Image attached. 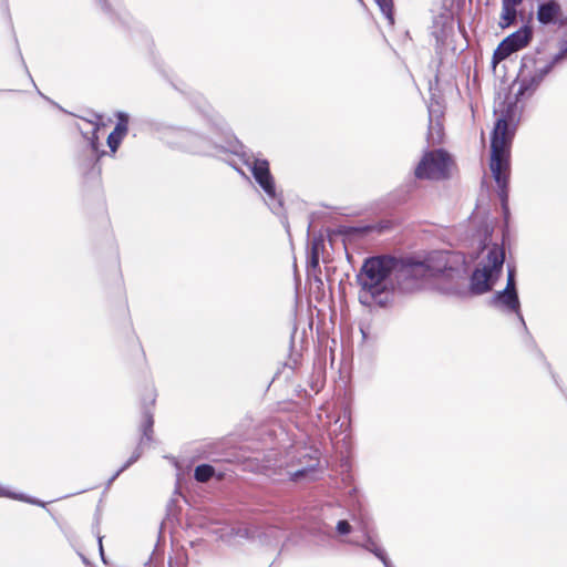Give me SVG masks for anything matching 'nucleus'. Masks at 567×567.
I'll list each match as a JSON object with an SVG mask.
<instances>
[{"instance_id":"f3484780","label":"nucleus","mask_w":567,"mask_h":567,"mask_svg":"<svg viewBox=\"0 0 567 567\" xmlns=\"http://www.w3.org/2000/svg\"><path fill=\"white\" fill-rule=\"evenodd\" d=\"M128 115L124 112L117 113V123L113 130L112 133H114L116 136L124 138V136L127 134L128 131Z\"/></svg>"},{"instance_id":"a211bd4d","label":"nucleus","mask_w":567,"mask_h":567,"mask_svg":"<svg viewBox=\"0 0 567 567\" xmlns=\"http://www.w3.org/2000/svg\"><path fill=\"white\" fill-rule=\"evenodd\" d=\"M377 4L379 6L381 12L384 14L386 20L391 25L394 24V17H393V1L392 0H375Z\"/></svg>"},{"instance_id":"423d86ee","label":"nucleus","mask_w":567,"mask_h":567,"mask_svg":"<svg viewBox=\"0 0 567 567\" xmlns=\"http://www.w3.org/2000/svg\"><path fill=\"white\" fill-rule=\"evenodd\" d=\"M489 306L503 313L516 315L522 328L528 333L526 322L520 311L514 268L508 266L506 287L492 296Z\"/></svg>"},{"instance_id":"4468645a","label":"nucleus","mask_w":567,"mask_h":567,"mask_svg":"<svg viewBox=\"0 0 567 567\" xmlns=\"http://www.w3.org/2000/svg\"><path fill=\"white\" fill-rule=\"evenodd\" d=\"M522 2L518 0H502V14L501 20L498 22L502 29H506L511 27L517 17V6Z\"/></svg>"},{"instance_id":"f257e3e1","label":"nucleus","mask_w":567,"mask_h":567,"mask_svg":"<svg viewBox=\"0 0 567 567\" xmlns=\"http://www.w3.org/2000/svg\"><path fill=\"white\" fill-rule=\"evenodd\" d=\"M204 105L205 109L203 112L207 120L208 135L185 128L178 130L177 135L181 138V146L189 152L204 155L220 156L225 153L237 155L243 164L250 169L256 183L265 193L266 198L264 199L268 207L275 214H280L282 199L276 190L275 179L270 173L268 161L258 158L254 154L246 152L245 146L237 138L226 140L225 144H221L217 140L219 118L205 101Z\"/></svg>"},{"instance_id":"393cba45","label":"nucleus","mask_w":567,"mask_h":567,"mask_svg":"<svg viewBox=\"0 0 567 567\" xmlns=\"http://www.w3.org/2000/svg\"><path fill=\"white\" fill-rule=\"evenodd\" d=\"M150 401H151V404H154L155 395L153 393L150 394Z\"/></svg>"},{"instance_id":"6e6552de","label":"nucleus","mask_w":567,"mask_h":567,"mask_svg":"<svg viewBox=\"0 0 567 567\" xmlns=\"http://www.w3.org/2000/svg\"><path fill=\"white\" fill-rule=\"evenodd\" d=\"M319 466V452L307 447L298 450V458L296 464H291L288 474L292 481L302 478H315Z\"/></svg>"},{"instance_id":"5701e85b","label":"nucleus","mask_w":567,"mask_h":567,"mask_svg":"<svg viewBox=\"0 0 567 567\" xmlns=\"http://www.w3.org/2000/svg\"><path fill=\"white\" fill-rule=\"evenodd\" d=\"M97 543H99V548H100L101 557H102L103 561H105L104 553H103V546H102V537L101 536H97Z\"/></svg>"},{"instance_id":"9d476101","label":"nucleus","mask_w":567,"mask_h":567,"mask_svg":"<svg viewBox=\"0 0 567 567\" xmlns=\"http://www.w3.org/2000/svg\"><path fill=\"white\" fill-rule=\"evenodd\" d=\"M153 413L148 406H145L143 410V422L141 425L142 430V436L140 439L138 446L134 450L131 457L125 462V464L118 468L115 474L109 480L107 486H110L118 476L121 473H123L125 470H127L131 465H133L142 455V446L151 443L152 441V434H153Z\"/></svg>"},{"instance_id":"aec40b11","label":"nucleus","mask_w":567,"mask_h":567,"mask_svg":"<svg viewBox=\"0 0 567 567\" xmlns=\"http://www.w3.org/2000/svg\"><path fill=\"white\" fill-rule=\"evenodd\" d=\"M336 532L340 536H347L352 532V526L347 519H341L337 523Z\"/></svg>"},{"instance_id":"f03ea898","label":"nucleus","mask_w":567,"mask_h":567,"mask_svg":"<svg viewBox=\"0 0 567 567\" xmlns=\"http://www.w3.org/2000/svg\"><path fill=\"white\" fill-rule=\"evenodd\" d=\"M518 101L516 96L514 99L507 97L506 101L495 109V114H499V116L496 120L491 137L489 168L497 185V195L505 215L508 214L511 146L515 126L519 121L522 112L517 105Z\"/></svg>"},{"instance_id":"7ed1b4c3","label":"nucleus","mask_w":567,"mask_h":567,"mask_svg":"<svg viewBox=\"0 0 567 567\" xmlns=\"http://www.w3.org/2000/svg\"><path fill=\"white\" fill-rule=\"evenodd\" d=\"M405 260H398L390 256H377L365 259L361 270L357 275V281L361 289L359 301L365 307L377 305L385 307L391 301L395 285L401 286V279H408L402 275Z\"/></svg>"},{"instance_id":"1a4fd4ad","label":"nucleus","mask_w":567,"mask_h":567,"mask_svg":"<svg viewBox=\"0 0 567 567\" xmlns=\"http://www.w3.org/2000/svg\"><path fill=\"white\" fill-rule=\"evenodd\" d=\"M533 37V31L529 27H522L519 30L506 37L497 47L494 52V63L501 62L508 58L512 53L528 45Z\"/></svg>"},{"instance_id":"2eb2a0df","label":"nucleus","mask_w":567,"mask_h":567,"mask_svg":"<svg viewBox=\"0 0 567 567\" xmlns=\"http://www.w3.org/2000/svg\"><path fill=\"white\" fill-rule=\"evenodd\" d=\"M215 468L209 464H200L194 471V478L199 483H206L215 476Z\"/></svg>"},{"instance_id":"dca6fc26","label":"nucleus","mask_w":567,"mask_h":567,"mask_svg":"<svg viewBox=\"0 0 567 567\" xmlns=\"http://www.w3.org/2000/svg\"><path fill=\"white\" fill-rule=\"evenodd\" d=\"M322 248L321 239H313L310 248V256L308 260V267L316 269L319 267L320 249Z\"/></svg>"},{"instance_id":"ddd939ff","label":"nucleus","mask_w":567,"mask_h":567,"mask_svg":"<svg viewBox=\"0 0 567 567\" xmlns=\"http://www.w3.org/2000/svg\"><path fill=\"white\" fill-rule=\"evenodd\" d=\"M351 545L360 546L365 550L372 553L377 558H379L384 567H393L390 559L386 556L385 550L369 535L365 536L364 542L360 543L357 540H350Z\"/></svg>"},{"instance_id":"f8f14e48","label":"nucleus","mask_w":567,"mask_h":567,"mask_svg":"<svg viewBox=\"0 0 567 567\" xmlns=\"http://www.w3.org/2000/svg\"><path fill=\"white\" fill-rule=\"evenodd\" d=\"M563 16V9L558 1L547 0L538 4L537 20L542 24H556Z\"/></svg>"},{"instance_id":"39448f33","label":"nucleus","mask_w":567,"mask_h":567,"mask_svg":"<svg viewBox=\"0 0 567 567\" xmlns=\"http://www.w3.org/2000/svg\"><path fill=\"white\" fill-rule=\"evenodd\" d=\"M505 261V251L498 245L488 248L470 278V292L480 296L492 290Z\"/></svg>"},{"instance_id":"0eeeda50","label":"nucleus","mask_w":567,"mask_h":567,"mask_svg":"<svg viewBox=\"0 0 567 567\" xmlns=\"http://www.w3.org/2000/svg\"><path fill=\"white\" fill-rule=\"evenodd\" d=\"M449 163L450 156L445 151L426 152L415 168V176L420 179L444 178L447 175Z\"/></svg>"},{"instance_id":"9b49d317","label":"nucleus","mask_w":567,"mask_h":567,"mask_svg":"<svg viewBox=\"0 0 567 567\" xmlns=\"http://www.w3.org/2000/svg\"><path fill=\"white\" fill-rule=\"evenodd\" d=\"M89 128L83 131L80 128L84 140L86 141V152H87V166L92 165L94 162H96L100 156L104 155L105 152L102 151L100 153L99 151V137L97 132L100 130L97 124L87 122Z\"/></svg>"},{"instance_id":"6ab92c4d","label":"nucleus","mask_w":567,"mask_h":567,"mask_svg":"<svg viewBox=\"0 0 567 567\" xmlns=\"http://www.w3.org/2000/svg\"><path fill=\"white\" fill-rule=\"evenodd\" d=\"M0 497H10V498L23 501V502H27V503H30V504L44 506V503H42V502H40L38 499L27 497V496H24L22 494L11 493V492H9L8 489H6L2 486H0Z\"/></svg>"},{"instance_id":"412c9836","label":"nucleus","mask_w":567,"mask_h":567,"mask_svg":"<svg viewBox=\"0 0 567 567\" xmlns=\"http://www.w3.org/2000/svg\"><path fill=\"white\" fill-rule=\"evenodd\" d=\"M123 138L116 136L114 133L111 132V134L107 137V145L112 153H115L121 145Z\"/></svg>"},{"instance_id":"4be33fe9","label":"nucleus","mask_w":567,"mask_h":567,"mask_svg":"<svg viewBox=\"0 0 567 567\" xmlns=\"http://www.w3.org/2000/svg\"><path fill=\"white\" fill-rule=\"evenodd\" d=\"M432 109L430 107L429 109V114H430V127H429V137L433 138V131L436 130L437 134L442 131V125L439 121H436L435 125L433 124V121H432Z\"/></svg>"},{"instance_id":"20e7f679","label":"nucleus","mask_w":567,"mask_h":567,"mask_svg":"<svg viewBox=\"0 0 567 567\" xmlns=\"http://www.w3.org/2000/svg\"><path fill=\"white\" fill-rule=\"evenodd\" d=\"M402 275L409 278L444 277L451 281L464 280L466 261L463 254L457 251H432L423 260L408 259L403 265Z\"/></svg>"},{"instance_id":"b1692460","label":"nucleus","mask_w":567,"mask_h":567,"mask_svg":"<svg viewBox=\"0 0 567 567\" xmlns=\"http://www.w3.org/2000/svg\"><path fill=\"white\" fill-rule=\"evenodd\" d=\"M100 3H101L102 8H103L105 11H107V12L110 11V8H109V6H107V3H106V0H100Z\"/></svg>"}]
</instances>
